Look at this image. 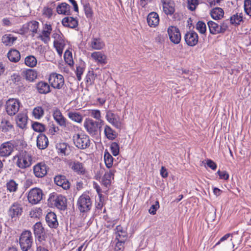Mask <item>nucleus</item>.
<instances>
[{
	"label": "nucleus",
	"instance_id": "obj_27",
	"mask_svg": "<svg viewBox=\"0 0 251 251\" xmlns=\"http://www.w3.org/2000/svg\"><path fill=\"white\" fill-rule=\"evenodd\" d=\"M91 57L99 64L105 65L107 63L106 56L101 52H94L91 54Z\"/></svg>",
	"mask_w": 251,
	"mask_h": 251
},
{
	"label": "nucleus",
	"instance_id": "obj_45",
	"mask_svg": "<svg viewBox=\"0 0 251 251\" xmlns=\"http://www.w3.org/2000/svg\"><path fill=\"white\" fill-rule=\"evenodd\" d=\"M6 186L9 192L13 193L17 191L18 184L13 179H10L6 182Z\"/></svg>",
	"mask_w": 251,
	"mask_h": 251
},
{
	"label": "nucleus",
	"instance_id": "obj_3",
	"mask_svg": "<svg viewBox=\"0 0 251 251\" xmlns=\"http://www.w3.org/2000/svg\"><path fill=\"white\" fill-rule=\"evenodd\" d=\"M19 241L20 248L23 251L29 250L31 248L33 243L31 232L28 230L23 231L19 237Z\"/></svg>",
	"mask_w": 251,
	"mask_h": 251
},
{
	"label": "nucleus",
	"instance_id": "obj_52",
	"mask_svg": "<svg viewBox=\"0 0 251 251\" xmlns=\"http://www.w3.org/2000/svg\"><path fill=\"white\" fill-rule=\"evenodd\" d=\"M52 37L54 39L53 42H56L57 41V43L65 41L64 35L59 29H57L55 32L52 34Z\"/></svg>",
	"mask_w": 251,
	"mask_h": 251
},
{
	"label": "nucleus",
	"instance_id": "obj_58",
	"mask_svg": "<svg viewBox=\"0 0 251 251\" xmlns=\"http://www.w3.org/2000/svg\"><path fill=\"white\" fill-rule=\"evenodd\" d=\"M159 208V203L158 201H156L155 203L151 205L150 207L149 212L150 214L155 215L156 213V211Z\"/></svg>",
	"mask_w": 251,
	"mask_h": 251
},
{
	"label": "nucleus",
	"instance_id": "obj_10",
	"mask_svg": "<svg viewBox=\"0 0 251 251\" xmlns=\"http://www.w3.org/2000/svg\"><path fill=\"white\" fill-rule=\"evenodd\" d=\"M42 190L38 188L32 189L28 193L27 199L29 202L35 204L39 203L42 199Z\"/></svg>",
	"mask_w": 251,
	"mask_h": 251
},
{
	"label": "nucleus",
	"instance_id": "obj_17",
	"mask_svg": "<svg viewBox=\"0 0 251 251\" xmlns=\"http://www.w3.org/2000/svg\"><path fill=\"white\" fill-rule=\"evenodd\" d=\"M184 40L188 46L194 47L198 44L199 36L195 31L190 30L185 34Z\"/></svg>",
	"mask_w": 251,
	"mask_h": 251
},
{
	"label": "nucleus",
	"instance_id": "obj_32",
	"mask_svg": "<svg viewBox=\"0 0 251 251\" xmlns=\"http://www.w3.org/2000/svg\"><path fill=\"white\" fill-rule=\"evenodd\" d=\"M83 10L86 18L89 20H92L94 15V12L89 2L81 1Z\"/></svg>",
	"mask_w": 251,
	"mask_h": 251
},
{
	"label": "nucleus",
	"instance_id": "obj_63",
	"mask_svg": "<svg viewBox=\"0 0 251 251\" xmlns=\"http://www.w3.org/2000/svg\"><path fill=\"white\" fill-rule=\"evenodd\" d=\"M106 175H104L101 178V183L106 188H108L111 183V179L106 177Z\"/></svg>",
	"mask_w": 251,
	"mask_h": 251
},
{
	"label": "nucleus",
	"instance_id": "obj_39",
	"mask_svg": "<svg viewBox=\"0 0 251 251\" xmlns=\"http://www.w3.org/2000/svg\"><path fill=\"white\" fill-rule=\"evenodd\" d=\"M24 73L26 80L30 82L33 81L37 78V73L33 69H27Z\"/></svg>",
	"mask_w": 251,
	"mask_h": 251
},
{
	"label": "nucleus",
	"instance_id": "obj_50",
	"mask_svg": "<svg viewBox=\"0 0 251 251\" xmlns=\"http://www.w3.org/2000/svg\"><path fill=\"white\" fill-rule=\"evenodd\" d=\"M65 46V41L61 42H53V47L57 51L59 55H61L63 53L64 48Z\"/></svg>",
	"mask_w": 251,
	"mask_h": 251
},
{
	"label": "nucleus",
	"instance_id": "obj_56",
	"mask_svg": "<svg viewBox=\"0 0 251 251\" xmlns=\"http://www.w3.org/2000/svg\"><path fill=\"white\" fill-rule=\"evenodd\" d=\"M10 80L15 85H19L21 81V76L19 73H13L11 75Z\"/></svg>",
	"mask_w": 251,
	"mask_h": 251
},
{
	"label": "nucleus",
	"instance_id": "obj_4",
	"mask_svg": "<svg viewBox=\"0 0 251 251\" xmlns=\"http://www.w3.org/2000/svg\"><path fill=\"white\" fill-rule=\"evenodd\" d=\"M76 206L81 213H86L90 211L92 207L90 196L86 193L82 194L77 200Z\"/></svg>",
	"mask_w": 251,
	"mask_h": 251
},
{
	"label": "nucleus",
	"instance_id": "obj_19",
	"mask_svg": "<svg viewBox=\"0 0 251 251\" xmlns=\"http://www.w3.org/2000/svg\"><path fill=\"white\" fill-rule=\"evenodd\" d=\"M52 116L54 120L60 126L63 127H66V119L63 116L58 108H55L54 109Z\"/></svg>",
	"mask_w": 251,
	"mask_h": 251
},
{
	"label": "nucleus",
	"instance_id": "obj_24",
	"mask_svg": "<svg viewBox=\"0 0 251 251\" xmlns=\"http://www.w3.org/2000/svg\"><path fill=\"white\" fill-rule=\"evenodd\" d=\"M62 24L65 27L75 28L78 26V22L76 18L73 17H66L62 20Z\"/></svg>",
	"mask_w": 251,
	"mask_h": 251
},
{
	"label": "nucleus",
	"instance_id": "obj_47",
	"mask_svg": "<svg viewBox=\"0 0 251 251\" xmlns=\"http://www.w3.org/2000/svg\"><path fill=\"white\" fill-rule=\"evenodd\" d=\"M90 116L98 120L100 123L104 124V121L101 119V113L99 109H91L89 112Z\"/></svg>",
	"mask_w": 251,
	"mask_h": 251
},
{
	"label": "nucleus",
	"instance_id": "obj_61",
	"mask_svg": "<svg viewBox=\"0 0 251 251\" xmlns=\"http://www.w3.org/2000/svg\"><path fill=\"white\" fill-rule=\"evenodd\" d=\"M52 30L51 25L50 24H46L44 25V29L43 30L42 33V34H45L46 36L48 35H50Z\"/></svg>",
	"mask_w": 251,
	"mask_h": 251
},
{
	"label": "nucleus",
	"instance_id": "obj_55",
	"mask_svg": "<svg viewBox=\"0 0 251 251\" xmlns=\"http://www.w3.org/2000/svg\"><path fill=\"white\" fill-rule=\"evenodd\" d=\"M244 8L246 14L251 16V0H245Z\"/></svg>",
	"mask_w": 251,
	"mask_h": 251
},
{
	"label": "nucleus",
	"instance_id": "obj_13",
	"mask_svg": "<svg viewBox=\"0 0 251 251\" xmlns=\"http://www.w3.org/2000/svg\"><path fill=\"white\" fill-rule=\"evenodd\" d=\"M23 207L20 203L15 202L10 206L8 210V215L15 220L18 219L22 214Z\"/></svg>",
	"mask_w": 251,
	"mask_h": 251
},
{
	"label": "nucleus",
	"instance_id": "obj_14",
	"mask_svg": "<svg viewBox=\"0 0 251 251\" xmlns=\"http://www.w3.org/2000/svg\"><path fill=\"white\" fill-rule=\"evenodd\" d=\"M115 230V241L122 242L126 243L128 239L127 232L121 225L116 226Z\"/></svg>",
	"mask_w": 251,
	"mask_h": 251
},
{
	"label": "nucleus",
	"instance_id": "obj_33",
	"mask_svg": "<svg viewBox=\"0 0 251 251\" xmlns=\"http://www.w3.org/2000/svg\"><path fill=\"white\" fill-rule=\"evenodd\" d=\"M104 46L105 44L101 38L99 37H94L92 39L91 46L93 49L100 50L102 49Z\"/></svg>",
	"mask_w": 251,
	"mask_h": 251
},
{
	"label": "nucleus",
	"instance_id": "obj_31",
	"mask_svg": "<svg viewBox=\"0 0 251 251\" xmlns=\"http://www.w3.org/2000/svg\"><path fill=\"white\" fill-rule=\"evenodd\" d=\"M104 133L105 137L109 140H114L117 137L116 132L108 125H106L104 127Z\"/></svg>",
	"mask_w": 251,
	"mask_h": 251
},
{
	"label": "nucleus",
	"instance_id": "obj_64",
	"mask_svg": "<svg viewBox=\"0 0 251 251\" xmlns=\"http://www.w3.org/2000/svg\"><path fill=\"white\" fill-rule=\"evenodd\" d=\"M228 20H226V21H223L220 25V29L221 30L220 32H221L222 33H224L228 28Z\"/></svg>",
	"mask_w": 251,
	"mask_h": 251
},
{
	"label": "nucleus",
	"instance_id": "obj_5",
	"mask_svg": "<svg viewBox=\"0 0 251 251\" xmlns=\"http://www.w3.org/2000/svg\"><path fill=\"white\" fill-rule=\"evenodd\" d=\"M32 157L30 152L26 151H22L18 157L17 165L21 169H25L29 167L32 164Z\"/></svg>",
	"mask_w": 251,
	"mask_h": 251
},
{
	"label": "nucleus",
	"instance_id": "obj_62",
	"mask_svg": "<svg viewBox=\"0 0 251 251\" xmlns=\"http://www.w3.org/2000/svg\"><path fill=\"white\" fill-rule=\"evenodd\" d=\"M94 74L93 72L89 71L88 74L85 76V79L86 83L92 84L93 83Z\"/></svg>",
	"mask_w": 251,
	"mask_h": 251
},
{
	"label": "nucleus",
	"instance_id": "obj_28",
	"mask_svg": "<svg viewBox=\"0 0 251 251\" xmlns=\"http://www.w3.org/2000/svg\"><path fill=\"white\" fill-rule=\"evenodd\" d=\"M71 6L66 2H62L58 4L56 7V11L59 14L64 15H70Z\"/></svg>",
	"mask_w": 251,
	"mask_h": 251
},
{
	"label": "nucleus",
	"instance_id": "obj_9",
	"mask_svg": "<svg viewBox=\"0 0 251 251\" xmlns=\"http://www.w3.org/2000/svg\"><path fill=\"white\" fill-rule=\"evenodd\" d=\"M49 81L51 87L54 89H61L64 84V77L62 75L57 73L50 74Z\"/></svg>",
	"mask_w": 251,
	"mask_h": 251
},
{
	"label": "nucleus",
	"instance_id": "obj_38",
	"mask_svg": "<svg viewBox=\"0 0 251 251\" xmlns=\"http://www.w3.org/2000/svg\"><path fill=\"white\" fill-rule=\"evenodd\" d=\"M13 127V125L8 120L5 119V118L2 119L0 124V129L2 132L6 133Z\"/></svg>",
	"mask_w": 251,
	"mask_h": 251
},
{
	"label": "nucleus",
	"instance_id": "obj_34",
	"mask_svg": "<svg viewBox=\"0 0 251 251\" xmlns=\"http://www.w3.org/2000/svg\"><path fill=\"white\" fill-rule=\"evenodd\" d=\"M39 23L36 21H32L26 24L23 25V28L25 29L29 30L33 33L37 32Z\"/></svg>",
	"mask_w": 251,
	"mask_h": 251
},
{
	"label": "nucleus",
	"instance_id": "obj_36",
	"mask_svg": "<svg viewBox=\"0 0 251 251\" xmlns=\"http://www.w3.org/2000/svg\"><path fill=\"white\" fill-rule=\"evenodd\" d=\"M68 147H69L68 144L64 142L57 143L56 145V148L58 153L64 156L68 155L69 154L67 150Z\"/></svg>",
	"mask_w": 251,
	"mask_h": 251
},
{
	"label": "nucleus",
	"instance_id": "obj_53",
	"mask_svg": "<svg viewBox=\"0 0 251 251\" xmlns=\"http://www.w3.org/2000/svg\"><path fill=\"white\" fill-rule=\"evenodd\" d=\"M110 151L113 156H116L119 155L120 152V147L118 143L112 142L110 146Z\"/></svg>",
	"mask_w": 251,
	"mask_h": 251
},
{
	"label": "nucleus",
	"instance_id": "obj_30",
	"mask_svg": "<svg viewBox=\"0 0 251 251\" xmlns=\"http://www.w3.org/2000/svg\"><path fill=\"white\" fill-rule=\"evenodd\" d=\"M210 15L213 19L218 20L224 17V11L221 7H215L211 10Z\"/></svg>",
	"mask_w": 251,
	"mask_h": 251
},
{
	"label": "nucleus",
	"instance_id": "obj_7",
	"mask_svg": "<svg viewBox=\"0 0 251 251\" xmlns=\"http://www.w3.org/2000/svg\"><path fill=\"white\" fill-rule=\"evenodd\" d=\"M33 232L36 239V244H41L47 237L44 227L41 222L36 223L33 226Z\"/></svg>",
	"mask_w": 251,
	"mask_h": 251
},
{
	"label": "nucleus",
	"instance_id": "obj_22",
	"mask_svg": "<svg viewBox=\"0 0 251 251\" xmlns=\"http://www.w3.org/2000/svg\"><path fill=\"white\" fill-rule=\"evenodd\" d=\"M49 140L45 134L40 133L36 139V146L39 150H44L49 145Z\"/></svg>",
	"mask_w": 251,
	"mask_h": 251
},
{
	"label": "nucleus",
	"instance_id": "obj_23",
	"mask_svg": "<svg viewBox=\"0 0 251 251\" xmlns=\"http://www.w3.org/2000/svg\"><path fill=\"white\" fill-rule=\"evenodd\" d=\"M147 21L148 25L151 27H155L159 22V17L158 14L155 12H151L150 13L147 18Z\"/></svg>",
	"mask_w": 251,
	"mask_h": 251
},
{
	"label": "nucleus",
	"instance_id": "obj_59",
	"mask_svg": "<svg viewBox=\"0 0 251 251\" xmlns=\"http://www.w3.org/2000/svg\"><path fill=\"white\" fill-rule=\"evenodd\" d=\"M84 71L83 67L78 66L76 67V71H75V75H76L77 79L78 81H80L81 79V75L83 74Z\"/></svg>",
	"mask_w": 251,
	"mask_h": 251
},
{
	"label": "nucleus",
	"instance_id": "obj_2",
	"mask_svg": "<svg viewBox=\"0 0 251 251\" xmlns=\"http://www.w3.org/2000/svg\"><path fill=\"white\" fill-rule=\"evenodd\" d=\"M48 202L50 206H54L60 210L64 211L67 207V199L65 197L62 195H57L55 193L50 194Z\"/></svg>",
	"mask_w": 251,
	"mask_h": 251
},
{
	"label": "nucleus",
	"instance_id": "obj_35",
	"mask_svg": "<svg viewBox=\"0 0 251 251\" xmlns=\"http://www.w3.org/2000/svg\"><path fill=\"white\" fill-rule=\"evenodd\" d=\"M207 25L210 34L215 35L222 33L220 32V25L212 21H209L207 22Z\"/></svg>",
	"mask_w": 251,
	"mask_h": 251
},
{
	"label": "nucleus",
	"instance_id": "obj_18",
	"mask_svg": "<svg viewBox=\"0 0 251 251\" xmlns=\"http://www.w3.org/2000/svg\"><path fill=\"white\" fill-rule=\"evenodd\" d=\"M14 147V145L11 141L3 143L0 146V156L2 157L9 156L13 151Z\"/></svg>",
	"mask_w": 251,
	"mask_h": 251
},
{
	"label": "nucleus",
	"instance_id": "obj_1",
	"mask_svg": "<svg viewBox=\"0 0 251 251\" xmlns=\"http://www.w3.org/2000/svg\"><path fill=\"white\" fill-rule=\"evenodd\" d=\"M103 125L89 118H86L83 123L88 133L94 137H97L100 134L101 128Z\"/></svg>",
	"mask_w": 251,
	"mask_h": 251
},
{
	"label": "nucleus",
	"instance_id": "obj_40",
	"mask_svg": "<svg viewBox=\"0 0 251 251\" xmlns=\"http://www.w3.org/2000/svg\"><path fill=\"white\" fill-rule=\"evenodd\" d=\"M229 21L231 25H239L241 22L243 21L242 13L239 15L238 13L233 14L229 18Z\"/></svg>",
	"mask_w": 251,
	"mask_h": 251
},
{
	"label": "nucleus",
	"instance_id": "obj_15",
	"mask_svg": "<svg viewBox=\"0 0 251 251\" xmlns=\"http://www.w3.org/2000/svg\"><path fill=\"white\" fill-rule=\"evenodd\" d=\"M49 167L44 162H39L33 167V173L36 177L42 178L45 176Z\"/></svg>",
	"mask_w": 251,
	"mask_h": 251
},
{
	"label": "nucleus",
	"instance_id": "obj_20",
	"mask_svg": "<svg viewBox=\"0 0 251 251\" xmlns=\"http://www.w3.org/2000/svg\"><path fill=\"white\" fill-rule=\"evenodd\" d=\"M54 181L57 185L61 187L64 190L69 189L70 187V183L64 175L55 176Z\"/></svg>",
	"mask_w": 251,
	"mask_h": 251
},
{
	"label": "nucleus",
	"instance_id": "obj_48",
	"mask_svg": "<svg viewBox=\"0 0 251 251\" xmlns=\"http://www.w3.org/2000/svg\"><path fill=\"white\" fill-rule=\"evenodd\" d=\"M32 114L36 119H40L44 115V110L41 106H37L33 109Z\"/></svg>",
	"mask_w": 251,
	"mask_h": 251
},
{
	"label": "nucleus",
	"instance_id": "obj_44",
	"mask_svg": "<svg viewBox=\"0 0 251 251\" xmlns=\"http://www.w3.org/2000/svg\"><path fill=\"white\" fill-rule=\"evenodd\" d=\"M31 127L34 131L42 133L46 129L45 125L38 122H33Z\"/></svg>",
	"mask_w": 251,
	"mask_h": 251
},
{
	"label": "nucleus",
	"instance_id": "obj_16",
	"mask_svg": "<svg viewBox=\"0 0 251 251\" xmlns=\"http://www.w3.org/2000/svg\"><path fill=\"white\" fill-rule=\"evenodd\" d=\"M163 11L167 16H172L175 12V3L173 0H161Z\"/></svg>",
	"mask_w": 251,
	"mask_h": 251
},
{
	"label": "nucleus",
	"instance_id": "obj_51",
	"mask_svg": "<svg viewBox=\"0 0 251 251\" xmlns=\"http://www.w3.org/2000/svg\"><path fill=\"white\" fill-rule=\"evenodd\" d=\"M196 28L200 33L204 34L206 31V24L203 21H199L196 25Z\"/></svg>",
	"mask_w": 251,
	"mask_h": 251
},
{
	"label": "nucleus",
	"instance_id": "obj_46",
	"mask_svg": "<svg viewBox=\"0 0 251 251\" xmlns=\"http://www.w3.org/2000/svg\"><path fill=\"white\" fill-rule=\"evenodd\" d=\"M25 63L26 66L33 68L37 64V59L34 56L29 55L25 58Z\"/></svg>",
	"mask_w": 251,
	"mask_h": 251
},
{
	"label": "nucleus",
	"instance_id": "obj_26",
	"mask_svg": "<svg viewBox=\"0 0 251 251\" xmlns=\"http://www.w3.org/2000/svg\"><path fill=\"white\" fill-rule=\"evenodd\" d=\"M36 88L39 93L47 94L50 92L49 84L43 81H41L36 84Z\"/></svg>",
	"mask_w": 251,
	"mask_h": 251
},
{
	"label": "nucleus",
	"instance_id": "obj_57",
	"mask_svg": "<svg viewBox=\"0 0 251 251\" xmlns=\"http://www.w3.org/2000/svg\"><path fill=\"white\" fill-rule=\"evenodd\" d=\"M114 251H124L125 244L122 242L115 241Z\"/></svg>",
	"mask_w": 251,
	"mask_h": 251
},
{
	"label": "nucleus",
	"instance_id": "obj_11",
	"mask_svg": "<svg viewBox=\"0 0 251 251\" xmlns=\"http://www.w3.org/2000/svg\"><path fill=\"white\" fill-rule=\"evenodd\" d=\"M105 118L113 126L117 129H121V123L119 116L113 112L111 110H106Z\"/></svg>",
	"mask_w": 251,
	"mask_h": 251
},
{
	"label": "nucleus",
	"instance_id": "obj_21",
	"mask_svg": "<svg viewBox=\"0 0 251 251\" xmlns=\"http://www.w3.org/2000/svg\"><path fill=\"white\" fill-rule=\"evenodd\" d=\"M46 221L48 226L51 228H56L58 226L56 215L53 212H48L46 216Z\"/></svg>",
	"mask_w": 251,
	"mask_h": 251
},
{
	"label": "nucleus",
	"instance_id": "obj_8",
	"mask_svg": "<svg viewBox=\"0 0 251 251\" xmlns=\"http://www.w3.org/2000/svg\"><path fill=\"white\" fill-rule=\"evenodd\" d=\"M20 102L17 99H9L5 104V109L8 115L13 116L17 113L20 108Z\"/></svg>",
	"mask_w": 251,
	"mask_h": 251
},
{
	"label": "nucleus",
	"instance_id": "obj_60",
	"mask_svg": "<svg viewBox=\"0 0 251 251\" xmlns=\"http://www.w3.org/2000/svg\"><path fill=\"white\" fill-rule=\"evenodd\" d=\"M217 174L221 179L227 180L229 178V174L226 171H221L219 170L217 171Z\"/></svg>",
	"mask_w": 251,
	"mask_h": 251
},
{
	"label": "nucleus",
	"instance_id": "obj_49",
	"mask_svg": "<svg viewBox=\"0 0 251 251\" xmlns=\"http://www.w3.org/2000/svg\"><path fill=\"white\" fill-rule=\"evenodd\" d=\"M65 61L70 66H73L74 61L72 57V53L69 50H66L64 54Z\"/></svg>",
	"mask_w": 251,
	"mask_h": 251
},
{
	"label": "nucleus",
	"instance_id": "obj_25",
	"mask_svg": "<svg viewBox=\"0 0 251 251\" xmlns=\"http://www.w3.org/2000/svg\"><path fill=\"white\" fill-rule=\"evenodd\" d=\"M28 117L24 113H19L17 116L16 123L17 126L21 128L24 129L26 127Z\"/></svg>",
	"mask_w": 251,
	"mask_h": 251
},
{
	"label": "nucleus",
	"instance_id": "obj_6",
	"mask_svg": "<svg viewBox=\"0 0 251 251\" xmlns=\"http://www.w3.org/2000/svg\"><path fill=\"white\" fill-rule=\"evenodd\" d=\"M75 146L79 149L84 150L90 146L89 137L85 134H75L73 136Z\"/></svg>",
	"mask_w": 251,
	"mask_h": 251
},
{
	"label": "nucleus",
	"instance_id": "obj_42",
	"mask_svg": "<svg viewBox=\"0 0 251 251\" xmlns=\"http://www.w3.org/2000/svg\"><path fill=\"white\" fill-rule=\"evenodd\" d=\"M16 40L17 37L10 34L5 35L2 39V43L6 46H9L12 45Z\"/></svg>",
	"mask_w": 251,
	"mask_h": 251
},
{
	"label": "nucleus",
	"instance_id": "obj_41",
	"mask_svg": "<svg viewBox=\"0 0 251 251\" xmlns=\"http://www.w3.org/2000/svg\"><path fill=\"white\" fill-rule=\"evenodd\" d=\"M68 116L71 120L77 123H80L82 121V116L78 112L70 111L68 113Z\"/></svg>",
	"mask_w": 251,
	"mask_h": 251
},
{
	"label": "nucleus",
	"instance_id": "obj_37",
	"mask_svg": "<svg viewBox=\"0 0 251 251\" xmlns=\"http://www.w3.org/2000/svg\"><path fill=\"white\" fill-rule=\"evenodd\" d=\"M103 158L106 167L108 169L111 168L113 166L114 158L107 150L104 151Z\"/></svg>",
	"mask_w": 251,
	"mask_h": 251
},
{
	"label": "nucleus",
	"instance_id": "obj_12",
	"mask_svg": "<svg viewBox=\"0 0 251 251\" xmlns=\"http://www.w3.org/2000/svg\"><path fill=\"white\" fill-rule=\"evenodd\" d=\"M170 41L175 44H178L181 41V34L178 28L170 26L167 30Z\"/></svg>",
	"mask_w": 251,
	"mask_h": 251
},
{
	"label": "nucleus",
	"instance_id": "obj_54",
	"mask_svg": "<svg viewBox=\"0 0 251 251\" xmlns=\"http://www.w3.org/2000/svg\"><path fill=\"white\" fill-rule=\"evenodd\" d=\"M187 8L191 11H194L199 4L198 0H187Z\"/></svg>",
	"mask_w": 251,
	"mask_h": 251
},
{
	"label": "nucleus",
	"instance_id": "obj_43",
	"mask_svg": "<svg viewBox=\"0 0 251 251\" xmlns=\"http://www.w3.org/2000/svg\"><path fill=\"white\" fill-rule=\"evenodd\" d=\"M72 168L78 174L83 175L85 173V169L83 167V164L79 162H74Z\"/></svg>",
	"mask_w": 251,
	"mask_h": 251
},
{
	"label": "nucleus",
	"instance_id": "obj_29",
	"mask_svg": "<svg viewBox=\"0 0 251 251\" xmlns=\"http://www.w3.org/2000/svg\"><path fill=\"white\" fill-rule=\"evenodd\" d=\"M8 59L12 62H18L21 58L20 52L16 49H11L7 53Z\"/></svg>",
	"mask_w": 251,
	"mask_h": 251
}]
</instances>
